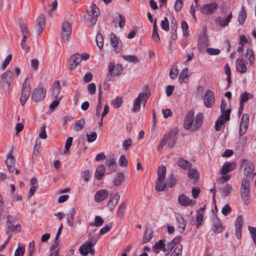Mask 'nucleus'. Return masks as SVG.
Returning <instances> with one entry per match:
<instances>
[{
	"instance_id": "nucleus-46",
	"label": "nucleus",
	"mask_w": 256,
	"mask_h": 256,
	"mask_svg": "<svg viewBox=\"0 0 256 256\" xmlns=\"http://www.w3.org/2000/svg\"><path fill=\"white\" fill-rule=\"evenodd\" d=\"M76 214L74 208H72L71 211L68 214L67 222L70 226H72L74 224V218Z\"/></svg>"
},
{
	"instance_id": "nucleus-57",
	"label": "nucleus",
	"mask_w": 256,
	"mask_h": 256,
	"mask_svg": "<svg viewBox=\"0 0 256 256\" xmlns=\"http://www.w3.org/2000/svg\"><path fill=\"white\" fill-rule=\"evenodd\" d=\"M248 230L251 234L252 238L256 245V228L252 226H248Z\"/></svg>"
},
{
	"instance_id": "nucleus-28",
	"label": "nucleus",
	"mask_w": 256,
	"mask_h": 256,
	"mask_svg": "<svg viewBox=\"0 0 256 256\" xmlns=\"http://www.w3.org/2000/svg\"><path fill=\"white\" fill-rule=\"evenodd\" d=\"M176 220H177V222L178 224V228H179L182 229V230H180V233H182L186 227V222L184 218L180 214H176Z\"/></svg>"
},
{
	"instance_id": "nucleus-47",
	"label": "nucleus",
	"mask_w": 256,
	"mask_h": 256,
	"mask_svg": "<svg viewBox=\"0 0 256 256\" xmlns=\"http://www.w3.org/2000/svg\"><path fill=\"white\" fill-rule=\"evenodd\" d=\"M8 212L6 213V228L8 227V226H10L12 224H14L17 221V218L16 216H11L9 214H8Z\"/></svg>"
},
{
	"instance_id": "nucleus-61",
	"label": "nucleus",
	"mask_w": 256,
	"mask_h": 256,
	"mask_svg": "<svg viewBox=\"0 0 256 256\" xmlns=\"http://www.w3.org/2000/svg\"><path fill=\"white\" fill-rule=\"evenodd\" d=\"M124 59L128 62L136 63L138 62V58L132 55L123 56Z\"/></svg>"
},
{
	"instance_id": "nucleus-53",
	"label": "nucleus",
	"mask_w": 256,
	"mask_h": 256,
	"mask_svg": "<svg viewBox=\"0 0 256 256\" xmlns=\"http://www.w3.org/2000/svg\"><path fill=\"white\" fill-rule=\"evenodd\" d=\"M122 104V98L120 96L116 97L112 101V104L116 108H119Z\"/></svg>"
},
{
	"instance_id": "nucleus-51",
	"label": "nucleus",
	"mask_w": 256,
	"mask_h": 256,
	"mask_svg": "<svg viewBox=\"0 0 256 256\" xmlns=\"http://www.w3.org/2000/svg\"><path fill=\"white\" fill-rule=\"evenodd\" d=\"M188 69L187 68H185L180 73L178 79L180 83L184 82V80L188 78Z\"/></svg>"
},
{
	"instance_id": "nucleus-63",
	"label": "nucleus",
	"mask_w": 256,
	"mask_h": 256,
	"mask_svg": "<svg viewBox=\"0 0 256 256\" xmlns=\"http://www.w3.org/2000/svg\"><path fill=\"white\" fill-rule=\"evenodd\" d=\"M119 164L121 167L126 166L128 164V162L124 155L120 156L119 159Z\"/></svg>"
},
{
	"instance_id": "nucleus-33",
	"label": "nucleus",
	"mask_w": 256,
	"mask_h": 256,
	"mask_svg": "<svg viewBox=\"0 0 256 256\" xmlns=\"http://www.w3.org/2000/svg\"><path fill=\"white\" fill-rule=\"evenodd\" d=\"M153 237V230L151 228H148L146 229L143 238V243L146 244L149 242Z\"/></svg>"
},
{
	"instance_id": "nucleus-15",
	"label": "nucleus",
	"mask_w": 256,
	"mask_h": 256,
	"mask_svg": "<svg viewBox=\"0 0 256 256\" xmlns=\"http://www.w3.org/2000/svg\"><path fill=\"white\" fill-rule=\"evenodd\" d=\"M232 18V13L230 12L226 18L222 16L218 17L215 20V22L216 24L220 26V27L224 28L228 25V24L230 22Z\"/></svg>"
},
{
	"instance_id": "nucleus-35",
	"label": "nucleus",
	"mask_w": 256,
	"mask_h": 256,
	"mask_svg": "<svg viewBox=\"0 0 256 256\" xmlns=\"http://www.w3.org/2000/svg\"><path fill=\"white\" fill-rule=\"evenodd\" d=\"M232 190V188L230 184H226L223 188H219V190L224 197L228 196L231 192Z\"/></svg>"
},
{
	"instance_id": "nucleus-39",
	"label": "nucleus",
	"mask_w": 256,
	"mask_h": 256,
	"mask_svg": "<svg viewBox=\"0 0 256 256\" xmlns=\"http://www.w3.org/2000/svg\"><path fill=\"white\" fill-rule=\"evenodd\" d=\"M104 222V220L101 216H96L94 218V221L90 223L89 225L91 226H95L96 227H99L103 224Z\"/></svg>"
},
{
	"instance_id": "nucleus-3",
	"label": "nucleus",
	"mask_w": 256,
	"mask_h": 256,
	"mask_svg": "<svg viewBox=\"0 0 256 256\" xmlns=\"http://www.w3.org/2000/svg\"><path fill=\"white\" fill-rule=\"evenodd\" d=\"M100 14V10L94 4H92L90 10H87V14L84 16V18L88 21V25L90 26L94 25Z\"/></svg>"
},
{
	"instance_id": "nucleus-52",
	"label": "nucleus",
	"mask_w": 256,
	"mask_h": 256,
	"mask_svg": "<svg viewBox=\"0 0 256 256\" xmlns=\"http://www.w3.org/2000/svg\"><path fill=\"white\" fill-rule=\"evenodd\" d=\"M243 219L241 215L238 216L235 221L236 230H242Z\"/></svg>"
},
{
	"instance_id": "nucleus-12",
	"label": "nucleus",
	"mask_w": 256,
	"mask_h": 256,
	"mask_svg": "<svg viewBox=\"0 0 256 256\" xmlns=\"http://www.w3.org/2000/svg\"><path fill=\"white\" fill-rule=\"evenodd\" d=\"M93 243L90 241L86 242L80 247L79 250L82 255L86 256L89 253L94 255V250L92 248Z\"/></svg>"
},
{
	"instance_id": "nucleus-37",
	"label": "nucleus",
	"mask_w": 256,
	"mask_h": 256,
	"mask_svg": "<svg viewBox=\"0 0 256 256\" xmlns=\"http://www.w3.org/2000/svg\"><path fill=\"white\" fill-rule=\"evenodd\" d=\"M157 250H162L164 252L166 251L165 248L164 242L162 240H160L158 241L153 247V250L156 253H158L159 252Z\"/></svg>"
},
{
	"instance_id": "nucleus-43",
	"label": "nucleus",
	"mask_w": 256,
	"mask_h": 256,
	"mask_svg": "<svg viewBox=\"0 0 256 256\" xmlns=\"http://www.w3.org/2000/svg\"><path fill=\"white\" fill-rule=\"evenodd\" d=\"M246 18V12L244 7H242L241 12L238 16V22L240 24H242Z\"/></svg>"
},
{
	"instance_id": "nucleus-30",
	"label": "nucleus",
	"mask_w": 256,
	"mask_h": 256,
	"mask_svg": "<svg viewBox=\"0 0 256 256\" xmlns=\"http://www.w3.org/2000/svg\"><path fill=\"white\" fill-rule=\"evenodd\" d=\"M106 164L110 172H114L116 170L118 166L114 158L107 159Z\"/></svg>"
},
{
	"instance_id": "nucleus-42",
	"label": "nucleus",
	"mask_w": 256,
	"mask_h": 256,
	"mask_svg": "<svg viewBox=\"0 0 256 256\" xmlns=\"http://www.w3.org/2000/svg\"><path fill=\"white\" fill-rule=\"evenodd\" d=\"M85 123L86 120L84 118H82L81 119L76 120L74 124L75 130L77 132L81 130L83 128Z\"/></svg>"
},
{
	"instance_id": "nucleus-11",
	"label": "nucleus",
	"mask_w": 256,
	"mask_h": 256,
	"mask_svg": "<svg viewBox=\"0 0 256 256\" xmlns=\"http://www.w3.org/2000/svg\"><path fill=\"white\" fill-rule=\"evenodd\" d=\"M218 4L216 2L205 4L200 7V11L203 14L209 16L214 12L218 8Z\"/></svg>"
},
{
	"instance_id": "nucleus-26",
	"label": "nucleus",
	"mask_w": 256,
	"mask_h": 256,
	"mask_svg": "<svg viewBox=\"0 0 256 256\" xmlns=\"http://www.w3.org/2000/svg\"><path fill=\"white\" fill-rule=\"evenodd\" d=\"M213 226V231L215 234L222 232L224 230V227L223 226L222 222L218 218H216L214 220Z\"/></svg>"
},
{
	"instance_id": "nucleus-27",
	"label": "nucleus",
	"mask_w": 256,
	"mask_h": 256,
	"mask_svg": "<svg viewBox=\"0 0 256 256\" xmlns=\"http://www.w3.org/2000/svg\"><path fill=\"white\" fill-rule=\"evenodd\" d=\"M7 166L8 170V172L10 173L14 172L15 168H14V164H15V161L14 158L12 156H9L6 162H5Z\"/></svg>"
},
{
	"instance_id": "nucleus-45",
	"label": "nucleus",
	"mask_w": 256,
	"mask_h": 256,
	"mask_svg": "<svg viewBox=\"0 0 256 256\" xmlns=\"http://www.w3.org/2000/svg\"><path fill=\"white\" fill-rule=\"evenodd\" d=\"M152 36L156 42H158L160 41V37L157 30L156 20H155L154 22Z\"/></svg>"
},
{
	"instance_id": "nucleus-22",
	"label": "nucleus",
	"mask_w": 256,
	"mask_h": 256,
	"mask_svg": "<svg viewBox=\"0 0 256 256\" xmlns=\"http://www.w3.org/2000/svg\"><path fill=\"white\" fill-rule=\"evenodd\" d=\"M108 196V192L106 190H101L97 192L94 196V200L97 202H100L106 199Z\"/></svg>"
},
{
	"instance_id": "nucleus-59",
	"label": "nucleus",
	"mask_w": 256,
	"mask_h": 256,
	"mask_svg": "<svg viewBox=\"0 0 256 256\" xmlns=\"http://www.w3.org/2000/svg\"><path fill=\"white\" fill-rule=\"evenodd\" d=\"M160 26L166 32H168L169 30V22L166 17H165L164 19L161 22Z\"/></svg>"
},
{
	"instance_id": "nucleus-29",
	"label": "nucleus",
	"mask_w": 256,
	"mask_h": 256,
	"mask_svg": "<svg viewBox=\"0 0 256 256\" xmlns=\"http://www.w3.org/2000/svg\"><path fill=\"white\" fill-rule=\"evenodd\" d=\"M176 164L178 166L184 170H188L192 166V164L190 162L182 158H178L176 161Z\"/></svg>"
},
{
	"instance_id": "nucleus-14",
	"label": "nucleus",
	"mask_w": 256,
	"mask_h": 256,
	"mask_svg": "<svg viewBox=\"0 0 256 256\" xmlns=\"http://www.w3.org/2000/svg\"><path fill=\"white\" fill-rule=\"evenodd\" d=\"M249 125V115L247 114H244L242 115L239 130L240 136L244 135L246 132Z\"/></svg>"
},
{
	"instance_id": "nucleus-50",
	"label": "nucleus",
	"mask_w": 256,
	"mask_h": 256,
	"mask_svg": "<svg viewBox=\"0 0 256 256\" xmlns=\"http://www.w3.org/2000/svg\"><path fill=\"white\" fill-rule=\"evenodd\" d=\"M96 42L98 46L100 49L104 46V38L102 34L98 33L96 36Z\"/></svg>"
},
{
	"instance_id": "nucleus-16",
	"label": "nucleus",
	"mask_w": 256,
	"mask_h": 256,
	"mask_svg": "<svg viewBox=\"0 0 256 256\" xmlns=\"http://www.w3.org/2000/svg\"><path fill=\"white\" fill-rule=\"evenodd\" d=\"M82 56L79 54H73L70 60L68 68L72 70L76 68L82 61Z\"/></svg>"
},
{
	"instance_id": "nucleus-40",
	"label": "nucleus",
	"mask_w": 256,
	"mask_h": 256,
	"mask_svg": "<svg viewBox=\"0 0 256 256\" xmlns=\"http://www.w3.org/2000/svg\"><path fill=\"white\" fill-rule=\"evenodd\" d=\"M246 57L248 61L250 64H252L254 63L255 60L254 54L252 50H247L246 54Z\"/></svg>"
},
{
	"instance_id": "nucleus-5",
	"label": "nucleus",
	"mask_w": 256,
	"mask_h": 256,
	"mask_svg": "<svg viewBox=\"0 0 256 256\" xmlns=\"http://www.w3.org/2000/svg\"><path fill=\"white\" fill-rule=\"evenodd\" d=\"M122 72V66L120 64H114V63L111 62L108 66V73L106 76V81L113 80V76H116L120 75Z\"/></svg>"
},
{
	"instance_id": "nucleus-49",
	"label": "nucleus",
	"mask_w": 256,
	"mask_h": 256,
	"mask_svg": "<svg viewBox=\"0 0 256 256\" xmlns=\"http://www.w3.org/2000/svg\"><path fill=\"white\" fill-rule=\"evenodd\" d=\"M166 188H172L176 184V179L174 176V174H172L167 181L166 182Z\"/></svg>"
},
{
	"instance_id": "nucleus-64",
	"label": "nucleus",
	"mask_w": 256,
	"mask_h": 256,
	"mask_svg": "<svg viewBox=\"0 0 256 256\" xmlns=\"http://www.w3.org/2000/svg\"><path fill=\"white\" fill-rule=\"evenodd\" d=\"M87 89L90 94H94L96 93V86L94 83H91L87 86Z\"/></svg>"
},
{
	"instance_id": "nucleus-41",
	"label": "nucleus",
	"mask_w": 256,
	"mask_h": 256,
	"mask_svg": "<svg viewBox=\"0 0 256 256\" xmlns=\"http://www.w3.org/2000/svg\"><path fill=\"white\" fill-rule=\"evenodd\" d=\"M126 206V202H122L118 207L117 214L120 218H122L124 216V210Z\"/></svg>"
},
{
	"instance_id": "nucleus-60",
	"label": "nucleus",
	"mask_w": 256,
	"mask_h": 256,
	"mask_svg": "<svg viewBox=\"0 0 256 256\" xmlns=\"http://www.w3.org/2000/svg\"><path fill=\"white\" fill-rule=\"evenodd\" d=\"M188 176L191 179H196L198 176V172L196 169L188 170Z\"/></svg>"
},
{
	"instance_id": "nucleus-25",
	"label": "nucleus",
	"mask_w": 256,
	"mask_h": 256,
	"mask_svg": "<svg viewBox=\"0 0 256 256\" xmlns=\"http://www.w3.org/2000/svg\"><path fill=\"white\" fill-rule=\"evenodd\" d=\"M236 164L234 162H226L224 163L221 170L222 174L226 175L235 168Z\"/></svg>"
},
{
	"instance_id": "nucleus-34",
	"label": "nucleus",
	"mask_w": 256,
	"mask_h": 256,
	"mask_svg": "<svg viewBox=\"0 0 256 256\" xmlns=\"http://www.w3.org/2000/svg\"><path fill=\"white\" fill-rule=\"evenodd\" d=\"M252 98L253 94H250V93H248L247 92H244L242 93L240 95V103L244 104L245 102H247L248 100L252 99Z\"/></svg>"
},
{
	"instance_id": "nucleus-32",
	"label": "nucleus",
	"mask_w": 256,
	"mask_h": 256,
	"mask_svg": "<svg viewBox=\"0 0 256 256\" xmlns=\"http://www.w3.org/2000/svg\"><path fill=\"white\" fill-rule=\"evenodd\" d=\"M124 179V175L122 172L117 173L114 179V184L115 186H120L123 182Z\"/></svg>"
},
{
	"instance_id": "nucleus-4",
	"label": "nucleus",
	"mask_w": 256,
	"mask_h": 256,
	"mask_svg": "<svg viewBox=\"0 0 256 256\" xmlns=\"http://www.w3.org/2000/svg\"><path fill=\"white\" fill-rule=\"evenodd\" d=\"M240 195L243 201L246 204L250 203V182L248 178H244L242 181V185L240 188Z\"/></svg>"
},
{
	"instance_id": "nucleus-44",
	"label": "nucleus",
	"mask_w": 256,
	"mask_h": 256,
	"mask_svg": "<svg viewBox=\"0 0 256 256\" xmlns=\"http://www.w3.org/2000/svg\"><path fill=\"white\" fill-rule=\"evenodd\" d=\"M225 120H224V116H220L216 120L215 124V130L216 131H220L221 130L222 126L224 124Z\"/></svg>"
},
{
	"instance_id": "nucleus-58",
	"label": "nucleus",
	"mask_w": 256,
	"mask_h": 256,
	"mask_svg": "<svg viewBox=\"0 0 256 256\" xmlns=\"http://www.w3.org/2000/svg\"><path fill=\"white\" fill-rule=\"evenodd\" d=\"M8 230V232H20V225L18 224H17L15 225L12 224L10 226H8L6 228Z\"/></svg>"
},
{
	"instance_id": "nucleus-48",
	"label": "nucleus",
	"mask_w": 256,
	"mask_h": 256,
	"mask_svg": "<svg viewBox=\"0 0 256 256\" xmlns=\"http://www.w3.org/2000/svg\"><path fill=\"white\" fill-rule=\"evenodd\" d=\"M12 73L10 70H6L4 74L2 75V79L5 82H8L9 80H10L12 78Z\"/></svg>"
},
{
	"instance_id": "nucleus-20",
	"label": "nucleus",
	"mask_w": 256,
	"mask_h": 256,
	"mask_svg": "<svg viewBox=\"0 0 256 256\" xmlns=\"http://www.w3.org/2000/svg\"><path fill=\"white\" fill-rule=\"evenodd\" d=\"M243 165L244 166V174L247 176L253 174L254 166L252 162L244 160H243Z\"/></svg>"
},
{
	"instance_id": "nucleus-8",
	"label": "nucleus",
	"mask_w": 256,
	"mask_h": 256,
	"mask_svg": "<svg viewBox=\"0 0 256 256\" xmlns=\"http://www.w3.org/2000/svg\"><path fill=\"white\" fill-rule=\"evenodd\" d=\"M178 132V131L176 128L171 130L168 134L164 136L162 140L165 139V144H168V146L172 148L174 146L176 142Z\"/></svg>"
},
{
	"instance_id": "nucleus-18",
	"label": "nucleus",
	"mask_w": 256,
	"mask_h": 256,
	"mask_svg": "<svg viewBox=\"0 0 256 256\" xmlns=\"http://www.w3.org/2000/svg\"><path fill=\"white\" fill-rule=\"evenodd\" d=\"M44 14H40L36 20V31L38 35H40L42 32L45 26L46 20Z\"/></svg>"
},
{
	"instance_id": "nucleus-23",
	"label": "nucleus",
	"mask_w": 256,
	"mask_h": 256,
	"mask_svg": "<svg viewBox=\"0 0 256 256\" xmlns=\"http://www.w3.org/2000/svg\"><path fill=\"white\" fill-rule=\"evenodd\" d=\"M236 69L238 72L242 74H244L247 72L246 66L242 58H238L236 62Z\"/></svg>"
},
{
	"instance_id": "nucleus-24",
	"label": "nucleus",
	"mask_w": 256,
	"mask_h": 256,
	"mask_svg": "<svg viewBox=\"0 0 256 256\" xmlns=\"http://www.w3.org/2000/svg\"><path fill=\"white\" fill-rule=\"evenodd\" d=\"M198 42V48L200 51L204 50L208 45L207 38L204 34H200V35Z\"/></svg>"
},
{
	"instance_id": "nucleus-21",
	"label": "nucleus",
	"mask_w": 256,
	"mask_h": 256,
	"mask_svg": "<svg viewBox=\"0 0 256 256\" xmlns=\"http://www.w3.org/2000/svg\"><path fill=\"white\" fill-rule=\"evenodd\" d=\"M110 43L112 46L115 48L117 53L121 51L122 44L120 43L119 40L116 35L112 33L110 34Z\"/></svg>"
},
{
	"instance_id": "nucleus-19",
	"label": "nucleus",
	"mask_w": 256,
	"mask_h": 256,
	"mask_svg": "<svg viewBox=\"0 0 256 256\" xmlns=\"http://www.w3.org/2000/svg\"><path fill=\"white\" fill-rule=\"evenodd\" d=\"M179 204L184 206H194L196 204V201L190 199L185 194H180L178 197Z\"/></svg>"
},
{
	"instance_id": "nucleus-13",
	"label": "nucleus",
	"mask_w": 256,
	"mask_h": 256,
	"mask_svg": "<svg viewBox=\"0 0 256 256\" xmlns=\"http://www.w3.org/2000/svg\"><path fill=\"white\" fill-rule=\"evenodd\" d=\"M215 102L214 92L211 90H207L204 96V104L206 108H212Z\"/></svg>"
},
{
	"instance_id": "nucleus-36",
	"label": "nucleus",
	"mask_w": 256,
	"mask_h": 256,
	"mask_svg": "<svg viewBox=\"0 0 256 256\" xmlns=\"http://www.w3.org/2000/svg\"><path fill=\"white\" fill-rule=\"evenodd\" d=\"M196 227L197 229H198L200 227L202 224V222L204 219V212L202 210H198L196 214Z\"/></svg>"
},
{
	"instance_id": "nucleus-17",
	"label": "nucleus",
	"mask_w": 256,
	"mask_h": 256,
	"mask_svg": "<svg viewBox=\"0 0 256 256\" xmlns=\"http://www.w3.org/2000/svg\"><path fill=\"white\" fill-rule=\"evenodd\" d=\"M120 196L118 193L115 194L113 196L110 198L107 206L109 208L110 212H113L115 207L118 204L120 200Z\"/></svg>"
},
{
	"instance_id": "nucleus-54",
	"label": "nucleus",
	"mask_w": 256,
	"mask_h": 256,
	"mask_svg": "<svg viewBox=\"0 0 256 256\" xmlns=\"http://www.w3.org/2000/svg\"><path fill=\"white\" fill-rule=\"evenodd\" d=\"M20 246L16 248L14 252V256H22L24 254L25 249L24 245L20 244Z\"/></svg>"
},
{
	"instance_id": "nucleus-62",
	"label": "nucleus",
	"mask_w": 256,
	"mask_h": 256,
	"mask_svg": "<svg viewBox=\"0 0 256 256\" xmlns=\"http://www.w3.org/2000/svg\"><path fill=\"white\" fill-rule=\"evenodd\" d=\"M183 6V0H176L174 4V10L176 12L180 11Z\"/></svg>"
},
{
	"instance_id": "nucleus-6",
	"label": "nucleus",
	"mask_w": 256,
	"mask_h": 256,
	"mask_svg": "<svg viewBox=\"0 0 256 256\" xmlns=\"http://www.w3.org/2000/svg\"><path fill=\"white\" fill-rule=\"evenodd\" d=\"M31 88L28 78L25 79L21 90L20 102L22 106H24L30 96Z\"/></svg>"
},
{
	"instance_id": "nucleus-55",
	"label": "nucleus",
	"mask_w": 256,
	"mask_h": 256,
	"mask_svg": "<svg viewBox=\"0 0 256 256\" xmlns=\"http://www.w3.org/2000/svg\"><path fill=\"white\" fill-rule=\"evenodd\" d=\"M181 27L183 32V35L184 36H188L189 35L188 26L187 22L183 20L181 23Z\"/></svg>"
},
{
	"instance_id": "nucleus-1",
	"label": "nucleus",
	"mask_w": 256,
	"mask_h": 256,
	"mask_svg": "<svg viewBox=\"0 0 256 256\" xmlns=\"http://www.w3.org/2000/svg\"><path fill=\"white\" fill-rule=\"evenodd\" d=\"M203 122V114L198 113L194 118V111L190 110L187 113L184 122V126L186 130L194 132L198 130Z\"/></svg>"
},
{
	"instance_id": "nucleus-10",
	"label": "nucleus",
	"mask_w": 256,
	"mask_h": 256,
	"mask_svg": "<svg viewBox=\"0 0 256 256\" xmlns=\"http://www.w3.org/2000/svg\"><path fill=\"white\" fill-rule=\"evenodd\" d=\"M46 90L42 86H38L32 92V98L36 102L42 101L46 96Z\"/></svg>"
},
{
	"instance_id": "nucleus-56",
	"label": "nucleus",
	"mask_w": 256,
	"mask_h": 256,
	"mask_svg": "<svg viewBox=\"0 0 256 256\" xmlns=\"http://www.w3.org/2000/svg\"><path fill=\"white\" fill-rule=\"evenodd\" d=\"M182 245L178 246H176L174 250L172 252L170 256H182Z\"/></svg>"
},
{
	"instance_id": "nucleus-38",
	"label": "nucleus",
	"mask_w": 256,
	"mask_h": 256,
	"mask_svg": "<svg viewBox=\"0 0 256 256\" xmlns=\"http://www.w3.org/2000/svg\"><path fill=\"white\" fill-rule=\"evenodd\" d=\"M61 90V86L58 81H55L52 88V94L54 98H56Z\"/></svg>"
},
{
	"instance_id": "nucleus-9",
	"label": "nucleus",
	"mask_w": 256,
	"mask_h": 256,
	"mask_svg": "<svg viewBox=\"0 0 256 256\" xmlns=\"http://www.w3.org/2000/svg\"><path fill=\"white\" fill-rule=\"evenodd\" d=\"M72 34V25L68 21L63 22L62 26L60 37L62 41L67 42Z\"/></svg>"
},
{
	"instance_id": "nucleus-7",
	"label": "nucleus",
	"mask_w": 256,
	"mask_h": 256,
	"mask_svg": "<svg viewBox=\"0 0 256 256\" xmlns=\"http://www.w3.org/2000/svg\"><path fill=\"white\" fill-rule=\"evenodd\" d=\"M148 99V96L146 93L144 92H140L138 97L134 100L133 107L132 111L133 112H137L140 110L141 104L144 102V104Z\"/></svg>"
},
{
	"instance_id": "nucleus-2",
	"label": "nucleus",
	"mask_w": 256,
	"mask_h": 256,
	"mask_svg": "<svg viewBox=\"0 0 256 256\" xmlns=\"http://www.w3.org/2000/svg\"><path fill=\"white\" fill-rule=\"evenodd\" d=\"M166 170V167L163 165L160 166L158 168V178L155 184V189L158 192H162L166 190V185L164 182Z\"/></svg>"
},
{
	"instance_id": "nucleus-31",
	"label": "nucleus",
	"mask_w": 256,
	"mask_h": 256,
	"mask_svg": "<svg viewBox=\"0 0 256 256\" xmlns=\"http://www.w3.org/2000/svg\"><path fill=\"white\" fill-rule=\"evenodd\" d=\"M106 168L104 165H100L96 168L95 173V178L97 180H101L105 173Z\"/></svg>"
}]
</instances>
